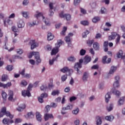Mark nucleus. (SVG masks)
Segmentation results:
<instances>
[{
  "mask_svg": "<svg viewBox=\"0 0 125 125\" xmlns=\"http://www.w3.org/2000/svg\"><path fill=\"white\" fill-rule=\"evenodd\" d=\"M93 46L95 50H99V49L100 48L99 43L97 42H94Z\"/></svg>",
  "mask_w": 125,
  "mask_h": 125,
  "instance_id": "obj_18",
  "label": "nucleus"
},
{
  "mask_svg": "<svg viewBox=\"0 0 125 125\" xmlns=\"http://www.w3.org/2000/svg\"><path fill=\"white\" fill-rule=\"evenodd\" d=\"M88 78V73L87 72H85L83 73V80L84 82H87V79Z\"/></svg>",
  "mask_w": 125,
  "mask_h": 125,
  "instance_id": "obj_23",
  "label": "nucleus"
},
{
  "mask_svg": "<svg viewBox=\"0 0 125 125\" xmlns=\"http://www.w3.org/2000/svg\"><path fill=\"white\" fill-rule=\"evenodd\" d=\"M101 12L102 14H105V12H106V9L104 7H102Z\"/></svg>",
  "mask_w": 125,
  "mask_h": 125,
  "instance_id": "obj_55",
  "label": "nucleus"
},
{
  "mask_svg": "<svg viewBox=\"0 0 125 125\" xmlns=\"http://www.w3.org/2000/svg\"><path fill=\"white\" fill-rule=\"evenodd\" d=\"M70 71H72V70L69 69L67 67H64L61 70V72H62V73H66V72H70Z\"/></svg>",
  "mask_w": 125,
  "mask_h": 125,
  "instance_id": "obj_30",
  "label": "nucleus"
},
{
  "mask_svg": "<svg viewBox=\"0 0 125 125\" xmlns=\"http://www.w3.org/2000/svg\"><path fill=\"white\" fill-rule=\"evenodd\" d=\"M54 61H56V58H53L52 60H50L49 61V63L50 65H53L54 63Z\"/></svg>",
  "mask_w": 125,
  "mask_h": 125,
  "instance_id": "obj_50",
  "label": "nucleus"
},
{
  "mask_svg": "<svg viewBox=\"0 0 125 125\" xmlns=\"http://www.w3.org/2000/svg\"><path fill=\"white\" fill-rule=\"evenodd\" d=\"M24 26L25 22H24L23 20H20L19 21V23H18V28H24Z\"/></svg>",
  "mask_w": 125,
  "mask_h": 125,
  "instance_id": "obj_16",
  "label": "nucleus"
},
{
  "mask_svg": "<svg viewBox=\"0 0 125 125\" xmlns=\"http://www.w3.org/2000/svg\"><path fill=\"white\" fill-rule=\"evenodd\" d=\"M6 116L7 117H9L10 119H13V115L10 114L9 111H6V107L5 106L2 107L0 112V118H2L3 116Z\"/></svg>",
  "mask_w": 125,
  "mask_h": 125,
  "instance_id": "obj_2",
  "label": "nucleus"
},
{
  "mask_svg": "<svg viewBox=\"0 0 125 125\" xmlns=\"http://www.w3.org/2000/svg\"><path fill=\"white\" fill-rule=\"evenodd\" d=\"M45 25L47 26H50V23H49V21L48 20V19H46L44 21Z\"/></svg>",
  "mask_w": 125,
  "mask_h": 125,
  "instance_id": "obj_52",
  "label": "nucleus"
},
{
  "mask_svg": "<svg viewBox=\"0 0 125 125\" xmlns=\"http://www.w3.org/2000/svg\"><path fill=\"white\" fill-rule=\"evenodd\" d=\"M81 2V0H74V5H78L79 3Z\"/></svg>",
  "mask_w": 125,
  "mask_h": 125,
  "instance_id": "obj_60",
  "label": "nucleus"
},
{
  "mask_svg": "<svg viewBox=\"0 0 125 125\" xmlns=\"http://www.w3.org/2000/svg\"><path fill=\"white\" fill-rule=\"evenodd\" d=\"M112 93L116 96V97H120L121 96V92L120 91L116 90L115 89H112Z\"/></svg>",
  "mask_w": 125,
  "mask_h": 125,
  "instance_id": "obj_15",
  "label": "nucleus"
},
{
  "mask_svg": "<svg viewBox=\"0 0 125 125\" xmlns=\"http://www.w3.org/2000/svg\"><path fill=\"white\" fill-rule=\"evenodd\" d=\"M115 82L113 83V87L116 88V87H119L120 86V83H119V81H120V76H117L115 78Z\"/></svg>",
  "mask_w": 125,
  "mask_h": 125,
  "instance_id": "obj_8",
  "label": "nucleus"
},
{
  "mask_svg": "<svg viewBox=\"0 0 125 125\" xmlns=\"http://www.w3.org/2000/svg\"><path fill=\"white\" fill-rule=\"evenodd\" d=\"M93 42H94V40H88L86 41V43L87 45H88V46H89L90 47L92 45V43H93Z\"/></svg>",
  "mask_w": 125,
  "mask_h": 125,
  "instance_id": "obj_32",
  "label": "nucleus"
},
{
  "mask_svg": "<svg viewBox=\"0 0 125 125\" xmlns=\"http://www.w3.org/2000/svg\"><path fill=\"white\" fill-rule=\"evenodd\" d=\"M6 23H7V24L9 25H10V24H12V21L10 20L9 19H8L7 21H4V25L5 27H6Z\"/></svg>",
  "mask_w": 125,
  "mask_h": 125,
  "instance_id": "obj_35",
  "label": "nucleus"
},
{
  "mask_svg": "<svg viewBox=\"0 0 125 125\" xmlns=\"http://www.w3.org/2000/svg\"><path fill=\"white\" fill-rule=\"evenodd\" d=\"M71 109H73V105L69 104L66 107H63L62 110L65 111V110H71Z\"/></svg>",
  "mask_w": 125,
  "mask_h": 125,
  "instance_id": "obj_29",
  "label": "nucleus"
},
{
  "mask_svg": "<svg viewBox=\"0 0 125 125\" xmlns=\"http://www.w3.org/2000/svg\"><path fill=\"white\" fill-rule=\"evenodd\" d=\"M27 116L28 117V118H34V114H33L32 112H29L27 113Z\"/></svg>",
  "mask_w": 125,
  "mask_h": 125,
  "instance_id": "obj_59",
  "label": "nucleus"
},
{
  "mask_svg": "<svg viewBox=\"0 0 125 125\" xmlns=\"http://www.w3.org/2000/svg\"><path fill=\"white\" fill-rule=\"evenodd\" d=\"M28 84V83L25 80H22L21 83V86H26Z\"/></svg>",
  "mask_w": 125,
  "mask_h": 125,
  "instance_id": "obj_40",
  "label": "nucleus"
},
{
  "mask_svg": "<svg viewBox=\"0 0 125 125\" xmlns=\"http://www.w3.org/2000/svg\"><path fill=\"white\" fill-rule=\"evenodd\" d=\"M29 3V0H24L22 2L23 5H27Z\"/></svg>",
  "mask_w": 125,
  "mask_h": 125,
  "instance_id": "obj_64",
  "label": "nucleus"
},
{
  "mask_svg": "<svg viewBox=\"0 0 125 125\" xmlns=\"http://www.w3.org/2000/svg\"><path fill=\"white\" fill-rule=\"evenodd\" d=\"M81 24H82V25H83L84 26H87L89 23L88 21H83L81 22Z\"/></svg>",
  "mask_w": 125,
  "mask_h": 125,
  "instance_id": "obj_47",
  "label": "nucleus"
},
{
  "mask_svg": "<svg viewBox=\"0 0 125 125\" xmlns=\"http://www.w3.org/2000/svg\"><path fill=\"white\" fill-rule=\"evenodd\" d=\"M125 103V97H121L118 103V105L121 106V105H123Z\"/></svg>",
  "mask_w": 125,
  "mask_h": 125,
  "instance_id": "obj_24",
  "label": "nucleus"
},
{
  "mask_svg": "<svg viewBox=\"0 0 125 125\" xmlns=\"http://www.w3.org/2000/svg\"><path fill=\"white\" fill-rule=\"evenodd\" d=\"M117 70V67L116 66H111V69L109 71V74H114L115 72Z\"/></svg>",
  "mask_w": 125,
  "mask_h": 125,
  "instance_id": "obj_31",
  "label": "nucleus"
},
{
  "mask_svg": "<svg viewBox=\"0 0 125 125\" xmlns=\"http://www.w3.org/2000/svg\"><path fill=\"white\" fill-rule=\"evenodd\" d=\"M20 75H21L22 77L23 78V76L25 74V68L23 69L20 72Z\"/></svg>",
  "mask_w": 125,
  "mask_h": 125,
  "instance_id": "obj_62",
  "label": "nucleus"
},
{
  "mask_svg": "<svg viewBox=\"0 0 125 125\" xmlns=\"http://www.w3.org/2000/svg\"><path fill=\"white\" fill-rule=\"evenodd\" d=\"M28 44H31V49L33 50L34 48L37 47V44H36V41L35 40H31L29 42Z\"/></svg>",
  "mask_w": 125,
  "mask_h": 125,
  "instance_id": "obj_13",
  "label": "nucleus"
},
{
  "mask_svg": "<svg viewBox=\"0 0 125 125\" xmlns=\"http://www.w3.org/2000/svg\"><path fill=\"white\" fill-rule=\"evenodd\" d=\"M9 97L8 98L9 101H12L13 100V91L10 90L9 91Z\"/></svg>",
  "mask_w": 125,
  "mask_h": 125,
  "instance_id": "obj_21",
  "label": "nucleus"
},
{
  "mask_svg": "<svg viewBox=\"0 0 125 125\" xmlns=\"http://www.w3.org/2000/svg\"><path fill=\"white\" fill-rule=\"evenodd\" d=\"M33 55L35 56L37 62L36 63L38 65L39 63L42 62V60H41V58L40 57V53L39 52H32L28 55V58H32Z\"/></svg>",
  "mask_w": 125,
  "mask_h": 125,
  "instance_id": "obj_1",
  "label": "nucleus"
},
{
  "mask_svg": "<svg viewBox=\"0 0 125 125\" xmlns=\"http://www.w3.org/2000/svg\"><path fill=\"white\" fill-rule=\"evenodd\" d=\"M53 39H54V36L52 35L51 32H48L47 40L48 41H51Z\"/></svg>",
  "mask_w": 125,
  "mask_h": 125,
  "instance_id": "obj_26",
  "label": "nucleus"
},
{
  "mask_svg": "<svg viewBox=\"0 0 125 125\" xmlns=\"http://www.w3.org/2000/svg\"><path fill=\"white\" fill-rule=\"evenodd\" d=\"M68 61H69L70 62H76V58L73 56H71L70 57H69L67 58Z\"/></svg>",
  "mask_w": 125,
  "mask_h": 125,
  "instance_id": "obj_28",
  "label": "nucleus"
},
{
  "mask_svg": "<svg viewBox=\"0 0 125 125\" xmlns=\"http://www.w3.org/2000/svg\"><path fill=\"white\" fill-rule=\"evenodd\" d=\"M35 17H36L37 19H39V17H42V19H44V17H43L42 13H39L38 14H35Z\"/></svg>",
  "mask_w": 125,
  "mask_h": 125,
  "instance_id": "obj_36",
  "label": "nucleus"
},
{
  "mask_svg": "<svg viewBox=\"0 0 125 125\" xmlns=\"http://www.w3.org/2000/svg\"><path fill=\"white\" fill-rule=\"evenodd\" d=\"M33 87V85L32 84H29L28 88L27 90H23L21 92L22 96H24V97H26V96H28V97H30L31 96V93H30V91L31 90V88Z\"/></svg>",
  "mask_w": 125,
  "mask_h": 125,
  "instance_id": "obj_5",
  "label": "nucleus"
},
{
  "mask_svg": "<svg viewBox=\"0 0 125 125\" xmlns=\"http://www.w3.org/2000/svg\"><path fill=\"white\" fill-rule=\"evenodd\" d=\"M26 108V105L25 104H22L21 105V106H19L17 108V110L19 111V112H21V111H23L24 109Z\"/></svg>",
  "mask_w": 125,
  "mask_h": 125,
  "instance_id": "obj_22",
  "label": "nucleus"
},
{
  "mask_svg": "<svg viewBox=\"0 0 125 125\" xmlns=\"http://www.w3.org/2000/svg\"><path fill=\"white\" fill-rule=\"evenodd\" d=\"M6 69H7V71H12V70H13V66L11 65H7L6 67Z\"/></svg>",
  "mask_w": 125,
  "mask_h": 125,
  "instance_id": "obj_45",
  "label": "nucleus"
},
{
  "mask_svg": "<svg viewBox=\"0 0 125 125\" xmlns=\"http://www.w3.org/2000/svg\"><path fill=\"white\" fill-rule=\"evenodd\" d=\"M106 108L108 112L112 111V110H113V104H110L109 106H107Z\"/></svg>",
  "mask_w": 125,
  "mask_h": 125,
  "instance_id": "obj_49",
  "label": "nucleus"
},
{
  "mask_svg": "<svg viewBox=\"0 0 125 125\" xmlns=\"http://www.w3.org/2000/svg\"><path fill=\"white\" fill-rule=\"evenodd\" d=\"M67 31V27L64 26L62 28V32L61 33V34L62 35V36H65V35H66V32Z\"/></svg>",
  "mask_w": 125,
  "mask_h": 125,
  "instance_id": "obj_37",
  "label": "nucleus"
},
{
  "mask_svg": "<svg viewBox=\"0 0 125 125\" xmlns=\"http://www.w3.org/2000/svg\"><path fill=\"white\" fill-rule=\"evenodd\" d=\"M111 92H107V94L105 96V102L108 103L109 102V100H110V98H111Z\"/></svg>",
  "mask_w": 125,
  "mask_h": 125,
  "instance_id": "obj_19",
  "label": "nucleus"
},
{
  "mask_svg": "<svg viewBox=\"0 0 125 125\" xmlns=\"http://www.w3.org/2000/svg\"><path fill=\"white\" fill-rule=\"evenodd\" d=\"M99 21H100V17H95L92 19V22L93 23H97Z\"/></svg>",
  "mask_w": 125,
  "mask_h": 125,
  "instance_id": "obj_33",
  "label": "nucleus"
},
{
  "mask_svg": "<svg viewBox=\"0 0 125 125\" xmlns=\"http://www.w3.org/2000/svg\"><path fill=\"white\" fill-rule=\"evenodd\" d=\"M45 113H48V112L49 111V110H50V106H49V105H47V106H45Z\"/></svg>",
  "mask_w": 125,
  "mask_h": 125,
  "instance_id": "obj_54",
  "label": "nucleus"
},
{
  "mask_svg": "<svg viewBox=\"0 0 125 125\" xmlns=\"http://www.w3.org/2000/svg\"><path fill=\"white\" fill-rule=\"evenodd\" d=\"M105 119L109 122H112L114 120V116L113 115L107 116L105 117Z\"/></svg>",
  "mask_w": 125,
  "mask_h": 125,
  "instance_id": "obj_25",
  "label": "nucleus"
},
{
  "mask_svg": "<svg viewBox=\"0 0 125 125\" xmlns=\"http://www.w3.org/2000/svg\"><path fill=\"white\" fill-rule=\"evenodd\" d=\"M17 53L18 54H22L23 53V50L22 49H18L17 50Z\"/></svg>",
  "mask_w": 125,
  "mask_h": 125,
  "instance_id": "obj_61",
  "label": "nucleus"
},
{
  "mask_svg": "<svg viewBox=\"0 0 125 125\" xmlns=\"http://www.w3.org/2000/svg\"><path fill=\"white\" fill-rule=\"evenodd\" d=\"M90 61H91V57L88 55H86L83 59L84 65H86V64H88V63H89Z\"/></svg>",
  "mask_w": 125,
  "mask_h": 125,
  "instance_id": "obj_10",
  "label": "nucleus"
},
{
  "mask_svg": "<svg viewBox=\"0 0 125 125\" xmlns=\"http://www.w3.org/2000/svg\"><path fill=\"white\" fill-rule=\"evenodd\" d=\"M22 78H26V79H30V78H31V74L26 73L24 75V76Z\"/></svg>",
  "mask_w": 125,
  "mask_h": 125,
  "instance_id": "obj_57",
  "label": "nucleus"
},
{
  "mask_svg": "<svg viewBox=\"0 0 125 125\" xmlns=\"http://www.w3.org/2000/svg\"><path fill=\"white\" fill-rule=\"evenodd\" d=\"M28 25L30 26V27H32V26H35V25H38L39 24V21H33L32 24L30 23H28Z\"/></svg>",
  "mask_w": 125,
  "mask_h": 125,
  "instance_id": "obj_41",
  "label": "nucleus"
},
{
  "mask_svg": "<svg viewBox=\"0 0 125 125\" xmlns=\"http://www.w3.org/2000/svg\"><path fill=\"white\" fill-rule=\"evenodd\" d=\"M79 112H80V109H79V108H77L76 109L73 110L72 111V113L74 115H77V114H78L79 113Z\"/></svg>",
  "mask_w": 125,
  "mask_h": 125,
  "instance_id": "obj_58",
  "label": "nucleus"
},
{
  "mask_svg": "<svg viewBox=\"0 0 125 125\" xmlns=\"http://www.w3.org/2000/svg\"><path fill=\"white\" fill-rule=\"evenodd\" d=\"M36 119L38 122H42V115H41V113L40 112H37L36 113Z\"/></svg>",
  "mask_w": 125,
  "mask_h": 125,
  "instance_id": "obj_20",
  "label": "nucleus"
},
{
  "mask_svg": "<svg viewBox=\"0 0 125 125\" xmlns=\"http://www.w3.org/2000/svg\"><path fill=\"white\" fill-rule=\"evenodd\" d=\"M123 53L124 52H123V51L122 50H120L117 54L118 58H121V57H123Z\"/></svg>",
  "mask_w": 125,
  "mask_h": 125,
  "instance_id": "obj_38",
  "label": "nucleus"
},
{
  "mask_svg": "<svg viewBox=\"0 0 125 125\" xmlns=\"http://www.w3.org/2000/svg\"><path fill=\"white\" fill-rule=\"evenodd\" d=\"M108 57L107 56H104L103 57L102 59V62L103 64H109L110 62H111V58H108ZM107 60V61H106Z\"/></svg>",
  "mask_w": 125,
  "mask_h": 125,
  "instance_id": "obj_11",
  "label": "nucleus"
},
{
  "mask_svg": "<svg viewBox=\"0 0 125 125\" xmlns=\"http://www.w3.org/2000/svg\"><path fill=\"white\" fill-rule=\"evenodd\" d=\"M48 95L46 93H43L41 95V97H38V100L40 103H43V98H46Z\"/></svg>",
  "mask_w": 125,
  "mask_h": 125,
  "instance_id": "obj_7",
  "label": "nucleus"
},
{
  "mask_svg": "<svg viewBox=\"0 0 125 125\" xmlns=\"http://www.w3.org/2000/svg\"><path fill=\"white\" fill-rule=\"evenodd\" d=\"M90 4L92 8H95V7H96V5H97L96 2H94L93 3H91Z\"/></svg>",
  "mask_w": 125,
  "mask_h": 125,
  "instance_id": "obj_63",
  "label": "nucleus"
},
{
  "mask_svg": "<svg viewBox=\"0 0 125 125\" xmlns=\"http://www.w3.org/2000/svg\"><path fill=\"white\" fill-rule=\"evenodd\" d=\"M74 34L72 33H70L68 34V36H67L65 38L64 40L66 42H71L72 39H71V37H73Z\"/></svg>",
  "mask_w": 125,
  "mask_h": 125,
  "instance_id": "obj_12",
  "label": "nucleus"
},
{
  "mask_svg": "<svg viewBox=\"0 0 125 125\" xmlns=\"http://www.w3.org/2000/svg\"><path fill=\"white\" fill-rule=\"evenodd\" d=\"M96 119H97V122H96L97 125H102V120H101V118L100 116H97Z\"/></svg>",
  "mask_w": 125,
  "mask_h": 125,
  "instance_id": "obj_27",
  "label": "nucleus"
},
{
  "mask_svg": "<svg viewBox=\"0 0 125 125\" xmlns=\"http://www.w3.org/2000/svg\"><path fill=\"white\" fill-rule=\"evenodd\" d=\"M120 41H121V36H120L119 34H117V38L116 40V44H118L120 42Z\"/></svg>",
  "mask_w": 125,
  "mask_h": 125,
  "instance_id": "obj_46",
  "label": "nucleus"
},
{
  "mask_svg": "<svg viewBox=\"0 0 125 125\" xmlns=\"http://www.w3.org/2000/svg\"><path fill=\"white\" fill-rule=\"evenodd\" d=\"M45 121H48V119H53V115L51 114L46 113L44 114Z\"/></svg>",
  "mask_w": 125,
  "mask_h": 125,
  "instance_id": "obj_17",
  "label": "nucleus"
},
{
  "mask_svg": "<svg viewBox=\"0 0 125 125\" xmlns=\"http://www.w3.org/2000/svg\"><path fill=\"white\" fill-rule=\"evenodd\" d=\"M86 53V51L83 49H82L80 51V55H81V56H83V55H85Z\"/></svg>",
  "mask_w": 125,
  "mask_h": 125,
  "instance_id": "obj_48",
  "label": "nucleus"
},
{
  "mask_svg": "<svg viewBox=\"0 0 125 125\" xmlns=\"http://www.w3.org/2000/svg\"><path fill=\"white\" fill-rule=\"evenodd\" d=\"M60 93V92H59V90H53L51 93V95L55 96V95H59Z\"/></svg>",
  "mask_w": 125,
  "mask_h": 125,
  "instance_id": "obj_34",
  "label": "nucleus"
},
{
  "mask_svg": "<svg viewBox=\"0 0 125 125\" xmlns=\"http://www.w3.org/2000/svg\"><path fill=\"white\" fill-rule=\"evenodd\" d=\"M21 14H22V16L25 18H28V12H21Z\"/></svg>",
  "mask_w": 125,
  "mask_h": 125,
  "instance_id": "obj_42",
  "label": "nucleus"
},
{
  "mask_svg": "<svg viewBox=\"0 0 125 125\" xmlns=\"http://www.w3.org/2000/svg\"><path fill=\"white\" fill-rule=\"evenodd\" d=\"M40 88L41 90H46V89H47V86L45 85H42L41 86Z\"/></svg>",
  "mask_w": 125,
  "mask_h": 125,
  "instance_id": "obj_51",
  "label": "nucleus"
},
{
  "mask_svg": "<svg viewBox=\"0 0 125 125\" xmlns=\"http://www.w3.org/2000/svg\"><path fill=\"white\" fill-rule=\"evenodd\" d=\"M83 63V60L80 59L79 60V62L75 63L74 68L75 70H76L77 71L78 74H81V71H80V69L83 67L82 65V63Z\"/></svg>",
  "mask_w": 125,
  "mask_h": 125,
  "instance_id": "obj_4",
  "label": "nucleus"
},
{
  "mask_svg": "<svg viewBox=\"0 0 125 125\" xmlns=\"http://www.w3.org/2000/svg\"><path fill=\"white\" fill-rule=\"evenodd\" d=\"M60 17L61 18H64V19H66L67 21H70L71 19V15L70 14H64V12L62 11L60 14Z\"/></svg>",
  "mask_w": 125,
  "mask_h": 125,
  "instance_id": "obj_6",
  "label": "nucleus"
},
{
  "mask_svg": "<svg viewBox=\"0 0 125 125\" xmlns=\"http://www.w3.org/2000/svg\"><path fill=\"white\" fill-rule=\"evenodd\" d=\"M7 80V76L3 75L2 76V82H5Z\"/></svg>",
  "mask_w": 125,
  "mask_h": 125,
  "instance_id": "obj_53",
  "label": "nucleus"
},
{
  "mask_svg": "<svg viewBox=\"0 0 125 125\" xmlns=\"http://www.w3.org/2000/svg\"><path fill=\"white\" fill-rule=\"evenodd\" d=\"M12 30L15 33H18V32H19V30H18V28H17V27H16L15 26L12 27Z\"/></svg>",
  "mask_w": 125,
  "mask_h": 125,
  "instance_id": "obj_43",
  "label": "nucleus"
},
{
  "mask_svg": "<svg viewBox=\"0 0 125 125\" xmlns=\"http://www.w3.org/2000/svg\"><path fill=\"white\" fill-rule=\"evenodd\" d=\"M2 123H3V125H10V124H13V123H14V121L13 120H12V119L4 118L2 120Z\"/></svg>",
  "mask_w": 125,
  "mask_h": 125,
  "instance_id": "obj_9",
  "label": "nucleus"
},
{
  "mask_svg": "<svg viewBox=\"0 0 125 125\" xmlns=\"http://www.w3.org/2000/svg\"><path fill=\"white\" fill-rule=\"evenodd\" d=\"M62 43H64V42L61 40H60L57 43H56V47L52 50L51 55H56V54L58 53L59 51V48Z\"/></svg>",
  "mask_w": 125,
  "mask_h": 125,
  "instance_id": "obj_3",
  "label": "nucleus"
},
{
  "mask_svg": "<svg viewBox=\"0 0 125 125\" xmlns=\"http://www.w3.org/2000/svg\"><path fill=\"white\" fill-rule=\"evenodd\" d=\"M88 34H89V31L88 30H86L85 32H83L82 34L83 38H86Z\"/></svg>",
  "mask_w": 125,
  "mask_h": 125,
  "instance_id": "obj_44",
  "label": "nucleus"
},
{
  "mask_svg": "<svg viewBox=\"0 0 125 125\" xmlns=\"http://www.w3.org/2000/svg\"><path fill=\"white\" fill-rule=\"evenodd\" d=\"M7 96V95L6 94V93H5L4 91H2V97L3 100H5V101L6 100Z\"/></svg>",
  "mask_w": 125,
  "mask_h": 125,
  "instance_id": "obj_39",
  "label": "nucleus"
},
{
  "mask_svg": "<svg viewBox=\"0 0 125 125\" xmlns=\"http://www.w3.org/2000/svg\"><path fill=\"white\" fill-rule=\"evenodd\" d=\"M62 82H65L67 80V75H62L61 78Z\"/></svg>",
  "mask_w": 125,
  "mask_h": 125,
  "instance_id": "obj_56",
  "label": "nucleus"
},
{
  "mask_svg": "<svg viewBox=\"0 0 125 125\" xmlns=\"http://www.w3.org/2000/svg\"><path fill=\"white\" fill-rule=\"evenodd\" d=\"M117 36H118V33L116 32H112L111 35L108 37V41H112L116 39Z\"/></svg>",
  "mask_w": 125,
  "mask_h": 125,
  "instance_id": "obj_14",
  "label": "nucleus"
}]
</instances>
